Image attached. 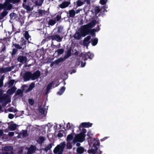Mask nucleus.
<instances>
[{
  "instance_id": "1",
  "label": "nucleus",
  "mask_w": 154,
  "mask_h": 154,
  "mask_svg": "<svg viewBox=\"0 0 154 154\" xmlns=\"http://www.w3.org/2000/svg\"><path fill=\"white\" fill-rule=\"evenodd\" d=\"M96 22L94 20L90 23L82 26L79 32H76L74 35V37L76 39H80L82 36L84 37L90 32L92 34L96 31L95 29L91 30V29L95 26Z\"/></svg>"
},
{
  "instance_id": "2",
  "label": "nucleus",
  "mask_w": 154,
  "mask_h": 154,
  "mask_svg": "<svg viewBox=\"0 0 154 154\" xmlns=\"http://www.w3.org/2000/svg\"><path fill=\"white\" fill-rule=\"evenodd\" d=\"M86 133V130L85 129H83L82 132L79 134L76 135L73 139V136L72 134L68 135L67 137V143H75L76 141L79 142L83 141L85 139V133Z\"/></svg>"
},
{
  "instance_id": "3",
  "label": "nucleus",
  "mask_w": 154,
  "mask_h": 154,
  "mask_svg": "<svg viewBox=\"0 0 154 154\" xmlns=\"http://www.w3.org/2000/svg\"><path fill=\"white\" fill-rule=\"evenodd\" d=\"M20 0H6V2L4 5L0 4V9L4 8L6 10H10L12 7V5L10 3H18L20 2Z\"/></svg>"
},
{
  "instance_id": "4",
  "label": "nucleus",
  "mask_w": 154,
  "mask_h": 154,
  "mask_svg": "<svg viewBox=\"0 0 154 154\" xmlns=\"http://www.w3.org/2000/svg\"><path fill=\"white\" fill-rule=\"evenodd\" d=\"M65 145V142H63L57 145L54 150V154H62Z\"/></svg>"
},
{
  "instance_id": "5",
  "label": "nucleus",
  "mask_w": 154,
  "mask_h": 154,
  "mask_svg": "<svg viewBox=\"0 0 154 154\" xmlns=\"http://www.w3.org/2000/svg\"><path fill=\"white\" fill-rule=\"evenodd\" d=\"M3 92V91L2 89H0V97L2 95ZM11 102L10 98H8L7 101H6L4 99L0 97V110L1 109V106H5L8 103Z\"/></svg>"
},
{
  "instance_id": "6",
  "label": "nucleus",
  "mask_w": 154,
  "mask_h": 154,
  "mask_svg": "<svg viewBox=\"0 0 154 154\" xmlns=\"http://www.w3.org/2000/svg\"><path fill=\"white\" fill-rule=\"evenodd\" d=\"M59 84V82L57 80H54L50 83L47 86V92L46 94L48 93V91L51 89L57 87Z\"/></svg>"
},
{
  "instance_id": "7",
  "label": "nucleus",
  "mask_w": 154,
  "mask_h": 154,
  "mask_svg": "<svg viewBox=\"0 0 154 154\" xmlns=\"http://www.w3.org/2000/svg\"><path fill=\"white\" fill-rule=\"evenodd\" d=\"M35 87V84L34 83H31L29 87L28 88L26 85H23V91L26 92H27L31 90Z\"/></svg>"
},
{
  "instance_id": "8",
  "label": "nucleus",
  "mask_w": 154,
  "mask_h": 154,
  "mask_svg": "<svg viewBox=\"0 0 154 154\" xmlns=\"http://www.w3.org/2000/svg\"><path fill=\"white\" fill-rule=\"evenodd\" d=\"M82 56L84 57H83V59L84 61L87 60L86 57H87L90 59H91L94 57L93 54L89 52H88L87 53L82 54Z\"/></svg>"
},
{
  "instance_id": "9",
  "label": "nucleus",
  "mask_w": 154,
  "mask_h": 154,
  "mask_svg": "<svg viewBox=\"0 0 154 154\" xmlns=\"http://www.w3.org/2000/svg\"><path fill=\"white\" fill-rule=\"evenodd\" d=\"M36 147L35 146L31 145L28 149V151L26 154H32L36 150Z\"/></svg>"
},
{
  "instance_id": "10",
  "label": "nucleus",
  "mask_w": 154,
  "mask_h": 154,
  "mask_svg": "<svg viewBox=\"0 0 154 154\" xmlns=\"http://www.w3.org/2000/svg\"><path fill=\"white\" fill-rule=\"evenodd\" d=\"M40 74V72L39 71H37L33 74H32L31 79L35 80L38 78Z\"/></svg>"
},
{
  "instance_id": "11",
  "label": "nucleus",
  "mask_w": 154,
  "mask_h": 154,
  "mask_svg": "<svg viewBox=\"0 0 154 154\" xmlns=\"http://www.w3.org/2000/svg\"><path fill=\"white\" fill-rule=\"evenodd\" d=\"M32 73L30 72H26L24 76V79L25 81L29 80L30 79H31Z\"/></svg>"
},
{
  "instance_id": "12",
  "label": "nucleus",
  "mask_w": 154,
  "mask_h": 154,
  "mask_svg": "<svg viewBox=\"0 0 154 154\" xmlns=\"http://www.w3.org/2000/svg\"><path fill=\"white\" fill-rule=\"evenodd\" d=\"M91 38V37L90 36H88L85 38L84 40L83 45L85 46H87V48H88V46L90 43V40Z\"/></svg>"
},
{
  "instance_id": "13",
  "label": "nucleus",
  "mask_w": 154,
  "mask_h": 154,
  "mask_svg": "<svg viewBox=\"0 0 154 154\" xmlns=\"http://www.w3.org/2000/svg\"><path fill=\"white\" fill-rule=\"evenodd\" d=\"M10 125L8 126V128L11 131H14L16 128L17 125L16 124L14 123L13 122H9Z\"/></svg>"
},
{
  "instance_id": "14",
  "label": "nucleus",
  "mask_w": 154,
  "mask_h": 154,
  "mask_svg": "<svg viewBox=\"0 0 154 154\" xmlns=\"http://www.w3.org/2000/svg\"><path fill=\"white\" fill-rule=\"evenodd\" d=\"M92 124L89 122H83L80 125L79 128L80 129L81 127H84L85 128H88L91 126Z\"/></svg>"
},
{
  "instance_id": "15",
  "label": "nucleus",
  "mask_w": 154,
  "mask_h": 154,
  "mask_svg": "<svg viewBox=\"0 0 154 154\" xmlns=\"http://www.w3.org/2000/svg\"><path fill=\"white\" fill-rule=\"evenodd\" d=\"M51 38L52 40H56L58 42H60L62 41V37H60L58 35H56L51 36Z\"/></svg>"
},
{
  "instance_id": "16",
  "label": "nucleus",
  "mask_w": 154,
  "mask_h": 154,
  "mask_svg": "<svg viewBox=\"0 0 154 154\" xmlns=\"http://www.w3.org/2000/svg\"><path fill=\"white\" fill-rule=\"evenodd\" d=\"M17 60L18 61L21 63H24L26 62V57L21 56L18 57Z\"/></svg>"
},
{
  "instance_id": "17",
  "label": "nucleus",
  "mask_w": 154,
  "mask_h": 154,
  "mask_svg": "<svg viewBox=\"0 0 154 154\" xmlns=\"http://www.w3.org/2000/svg\"><path fill=\"white\" fill-rule=\"evenodd\" d=\"M69 4L70 2H64L62 4L60 5L59 6L61 8H64L67 7Z\"/></svg>"
},
{
  "instance_id": "18",
  "label": "nucleus",
  "mask_w": 154,
  "mask_h": 154,
  "mask_svg": "<svg viewBox=\"0 0 154 154\" xmlns=\"http://www.w3.org/2000/svg\"><path fill=\"white\" fill-rule=\"evenodd\" d=\"M93 148L91 149H89L88 151V152L89 154H94L96 152L97 149V147L94 144Z\"/></svg>"
},
{
  "instance_id": "19",
  "label": "nucleus",
  "mask_w": 154,
  "mask_h": 154,
  "mask_svg": "<svg viewBox=\"0 0 154 154\" xmlns=\"http://www.w3.org/2000/svg\"><path fill=\"white\" fill-rule=\"evenodd\" d=\"M70 55H68V56L66 55L64 57H60L56 60L55 62L57 63H59L61 62H62L65 60Z\"/></svg>"
},
{
  "instance_id": "20",
  "label": "nucleus",
  "mask_w": 154,
  "mask_h": 154,
  "mask_svg": "<svg viewBox=\"0 0 154 154\" xmlns=\"http://www.w3.org/2000/svg\"><path fill=\"white\" fill-rule=\"evenodd\" d=\"M44 107H45L43 105H42L39 107L38 109L39 112L41 113L42 115H43L44 116L45 115Z\"/></svg>"
},
{
  "instance_id": "21",
  "label": "nucleus",
  "mask_w": 154,
  "mask_h": 154,
  "mask_svg": "<svg viewBox=\"0 0 154 154\" xmlns=\"http://www.w3.org/2000/svg\"><path fill=\"white\" fill-rule=\"evenodd\" d=\"M16 90V88L15 87H13L10 89L8 90L7 91V93L8 94H12Z\"/></svg>"
},
{
  "instance_id": "22",
  "label": "nucleus",
  "mask_w": 154,
  "mask_h": 154,
  "mask_svg": "<svg viewBox=\"0 0 154 154\" xmlns=\"http://www.w3.org/2000/svg\"><path fill=\"white\" fill-rule=\"evenodd\" d=\"M10 68L8 67L6 68H3L0 69V71L1 72H6L9 71L11 70Z\"/></svg>"
},
{
  "instance_id": "23",
  "label": "nucleus",
  "mask_w": 154,
  "mask_h": 154,
  "mask_svg": "<svg viewBox=\"0 0 154 154\" xmlns=\"http://www.w3.org/2000/svg\"><path fill=\"white\" fill-rule=\"evenodd\" d=\"M13 149V147L11 146H6L3 147L2 148V151H8L12 150Z\"/></svg>"
},
{
  "instance_id": "24",
  "label": "nucleus",
  "mask_w": 154,
  "mask_h": 154,
  "mask_svg": "<svg viewBox=\"0 0 154 154\" xmlns=\"http://www.w3.org/2000/svg\"><path fill=\"white\" fill-rule=\"evenodd\" d=\"M69 16L71 17H73L75 15V12L74 10H71L69 11Z\"/></svg>"
},
{
  "instance_id": "25",
  "label": "nucleus",
  "mask_w": 154,
  "mask_h": 154,
  "mask_svg": "<svg viewBox=\"0 0 154 154\" xmlns=\"http://www.w3.org/2000/svg\"><path fill=\"white\" fill-rule=\"evenodd\" d=\"M4 75H2L0 79V88L2 87L3 86V81L4 79Z\"/></svg>"
},
{
  "instance_id": "26",
  "label": "nucleus",
  "mask_w": 154,
  "mask_h": 154,
  "mask_svg": "<svg viewBox=\"0 0 154 154\" xmlns=\"http://www.w3.org/2000/svg\"><path fill=\"white\" fill-rule=\"evenodd\" d=\"M77 151L78 153H82L84 152V149L83 147H80L77 148Z\"/></svg>"
},
{
  "instance_id": "27",
  "label": "nucleus",
  "mask_w": 154,
  "mask_h": 154,
  "mask_svg": "<svg viewBox=\"0 0 154 154\" xmlns=\"http://www.w3.org/2000/svg\"><path fill=\"white\" fill-rule=\"evenodd\" d=\"M53 145V144L52 143H51L49 144L47 146V147L45 149V150L46 151H47L48 150L52 148Z\"/></svg>"
},
{
  "instance_id": "28",
  "label": "nucleus",
  "mask_w": 154,
  "mask_h": 154,
  "mask_svg": "<svg viewBox=\"0 0 154 154\" xmlns=\"http://www.w3.org/2000/svg\"><path fill=\"white\" fill-rule=\"evenodd\" d=\"M45 138L42 137H39L38 140V142L40 143H42L45 140Z\"/></svg>"
},
{
  "instance_id": "29",
  "label": "nucleus",
  "mask_w": 154,
  "mask_h": 154,
  "mask_svg": "<svg viewBox=\"0 0 154 154\" xmlns=\"http://www.w3.org/2000/svg\"><path fill=\"white\" fill-rule=\"evenodd\" d=\"M65 87H62L60 90L58 92L57 94L59 95H61L65 91Z\"/></svg>"
},
{
  "instance_id": "30",
  "label": "nucleus",
  "mask_w": 154,
  "mask_h": 154,
  "mask_svg": "<svg viewBox=\"0 0 154 154\" xmlns=\"http://www.w3.org/2000/svg\"><path fill=\"white\" fill-rule=\"evenodd\" d=\"M73 126L72 124H70L69 123H67L66 128L67 129H73Z\"/></svg>"
},
{
  "instance_id": "31",
  "label": "nucleus",
  "mask_w": 154,
  "mask_h": 154,
  "mask_svg": "<svg viewBox=\"0 0 154 154\" xmlns=\"http://www.w3.org/2000/svg\"><path fill=\"white\" fill-rule=\"evenodd\" d=\"M63 52V50L62 49H60L57 50L55 52V53L56 52H57L58 53V55H60L62 54Z\"/></svg>"
},
{
  "instance_id": "32",
  "label": "nucleus",
  "mask_w": 154,
  "mask_h": 154,
  "mask_svg": "<svg viewBox=\"0 0 154 154\" xmlns=\"http://www.w3.org/2000/svg\"><path fill=\"white\" fill-rule=\"evenodd\" d=\"M77 6L78 7L84 4V2L80 0H78L77 2Z\"/></svg>"
},
{
  "instance_id": "33",
  "label": "nucleus",
  "mask_w": 154,
  "mask_h": 154,
  "mask_svg": "<svg viewBox=\"0 0 154 154\" xmlns=\"http://www.w3.org/2000/svg\"><path fill=\"white\" fill-rule=\"evenodd\" d=\"M42 0H37L35 2V4L38 5H41L43 3Z\"/></svg>"
},
{
  "instance_id": "34",
  "label": "nucleus",
  "mask_w": 154,
  "mask_h": 154,
  "mask_svg": "<svg viewBox=\"0 0 154 154\" xmlns=\"http://www.w3.org/2000/svg\"><path fill=\"white\" fill-rule=\"evenodd\" d=\"M92 40V44L93 45H95L98 42V39L97 38H94Z\"/></svg>"
},
{
  "instance_id": "35",
  "label": "nucleus",
  "mask_w": 154,
  "mask_h": 154,
  "mask_svg": "<svg viewBox=\"0 0 154 154\" xmlns=\"http://www.w3.org/2000/svg\"><path fill=\"white\" fill-rule=\"evenodd\" d=\"M8 110L10 112H16L17 111V109H14V108L12 107H10L8 109Z\"/></svg>"
},
{
  "instance_id": "36",
  "label": "nucleus",
  "mask_w": 154,
  "mask_h": 154,
  "mask_svg": "<svg viewBox=\"0 0 154 154\" xmlns=\"http://www.w3.org/2000/svg\"><path fill=\"white\" fill-rule=\"evenodd\" d=\"M15 81L14 80H10L9 82V87H10L13 86L14 83Z\"/></svg>"
},
{
  "instance_id": "37",
  "label": "nucleus",
  "mask_w": 154,
  "mask_h": 154,
  "mask_svg": "<svg viewBox=\"0 0 154 154\" xmlns=\"http://www.w3.org/2000/svg\"><path fill=\"white\" fill-rule=\"evenodd\" d=\"M56 23L55 21L54 20H50L49 22L48 23L49 25H54Z\"/></svg>"
},
{
  "instance_id": "38",
  "label": "nucleus",
  "mask_w": 154,
  "mask_h": 154,
  "mask_svg": "<svg viewBox=\"0 0 154 154\" xmlns=\"http://www.w3.org/2000/svg\"><path fill=\"white\" fill-rule=\"evenodd\" d=\"M96 141V142H96L97 143H96V144H98V142L95 140L93 138H91V139L90 140H88V143L89 144V145H90V144L91 143H92L91 142V141Z\"/></svg>"
},
{
  "instance_id": "39",
  "label": "nucleus",
  "mask_w": 154,
  "mask_h": 154,
  "mask_svg": "<svg viewBox=\"0 0 154 154\" xmlns=\"http://www.w3.org/2000/svg\"><path fill=\"white\" fill-rule=\"evenodd\" d=\"M16 16V14L14 13H11L10 14V17L11 19H14Z\"/></svg>"
},
{
  "instance_id": "40",
  "label": "nucleus",
  "mask_w": 154,
  "mask_h": 154,
  "mask_svg": "<svg viewBox=\"0 0 154 154\" xmlns=\"http://www.w3.org/2000/svg\"><path fill=\"white\" fill-rule=\"evenodd\" d=\"M25 38L27 40H28L29 37L28 33L27 31H26L24 34Z\"/></svg>"
},
{
  "instance_id": "41",
  "label": "nucleus",
  "mask_w": 154,
  "mask_h": 154,
  "mask_svg": "<svg viewBox=\"0 0 154 154\" xmlns=\"http://www.w3.org/2000/svg\"><path fill=\"white\" fill-rule=\"evenodd\" d=\"M96 14L98 13L100 11V9L99 7H96L95 8Z\"/></svg>"
},
{
  "instance_id": "42",
  "label": "nucleus",
  "mask_w": 154,
  "mask_h": 154,
  "mask_svg": "<svg viewBox=\"0 0 154 154\" xmlns=\"http://www.w3.org/2000/svg\"><path fill=\"white\" fill-rule=\"evenodd\" d=\"M24 8L28 11H30L32 10V8H31L29 6L26 5L24 7Z\"/></svg>"
},
{
  "instance_id": "43",
  "label": "nucleus",
  "mask_w": 154,
  "mask_h": 154,
  "mask_svg": "<svg viewBox=\"0 0 154 154\" xmlns=\"http://www.w3.org/2000/svg\"><path fill=\"white\" fill-rule=\"evenodd\" d=\"M22 134L23 137H26L27 135V132L26 131H23Z\"/></svg>"
},
{
  "instance_id": "44",
  "label": "nucleus",
  "mask_w": 154,
  "mask_h": 154,
  "mask_svg": "<svg viewBox=\"0 0 154 154\" xmlns=\"http://www.w3.org/2000/svg\"><path fill=\"white\" fill-rule=\"evenodd\" d=\"M72 143H67V148L68 149H71L72 148Z\"/></svg>"
},
{
  "instance_id": "45",
  "label": "nucleus",
  "mask_w": 154,
  "mask_h": 154,
  "mask_svg": "<svg viewBox=\"0 0 154 154\" xmlns=\"http://www.w3.org/2000/svg\"><path fill=\"white\" fill-rule=\"evenodd\" d=\"M107 0H100V2L101 4L102 5H104L105 4Z\"/></svg>"
},
{
  "instance_id": "46",
  "label": "nucleus",
  "mask_w": 154,
  "mask_h": 154,
  "mask_svg": "<svg viewBox=\"0 0 154 154\" xmlns=\"http://www.w3.org/2000/svg\"><path fill=\"white\" fill-rule=\"evenodd\" d=\"M29 103L30 105H32L33 104L34 102L31 99H29Z\"/></svg>"
},
{
  "instance_id": "47",
  "label": "nucleus",
  "mask_w": 154,
  "mask_h": 154,
  "mask_svg": "<svg viewBox=\"0 0 154 154\" xmlns=\"http://www.w3.org/2000/svg\"><path fill=\"white\" fill-rule=\"evenodd\" d=\"M1 154H14V153L12 152H3Z\"/></svg>"
},
{
  "instance_id": "48",
  "label": "nucleus",
  "mask_w": 154,
  "mask_h": 154,
  "mask_svg": "<svg viewBox=\"0 0 154 154\" xmlns=\"http://www.w3.org/2000/svg\"><path fill=\"white\" fill-rule=\"evenodd\" d=\"M14 115L12 114H10L8 115V117L10 119H12L14 118Z\"/></svg>"
},
{
  "instance_id": "49",
  "label": "nucleus",
  "mask_w": 154,
  "mask_h": 154,
  "mask_svg": "<svg viewBox=\"0 0 154 154\" xmlns=\"http://www.w3.org/2000/svg\"><path fill=\"white\" fill-rule=\"evenodd\" d=\"M57 136L58 137H62L63 136V134L62 133L60 132L58 133V134L57 135Z\"/></svg>"
},
{
  "instance_id": "50",
  "label": "nucleus",
  "mask_w": 154,
  "mask_h": 154,
  "mask_svg": "<svg viewBox=\"0 0 154 154\" xmlns=\"http://www.w3.org/2000/svg\"><path fill=\"white\" fill-rule=\"evenodd\" d=\"M15 47L16 48L19 49H20L22 48V47L21 46H20L18 44H16L15 45Z\"/></svg>"
},
{
  "instance_id": "51",
  "label": "nucleus",
  "mask_w": 154,
  "mask_h": 154,
  "mask_svg": "<svg viewBox=\"0 0 154 154\" xmlns=\"http://www.w3.org/2000/svg\"><path fill=\"white\" fill-rule=\"evenodd\" d=\"M14 134V132H10L8 134V135L9 136H13Z\"/></svg>"
},
{
  "instance_id": "52",
  "label": "nucleus",
  "mask_w": 154,
  "mask_h": 154,
  "mask_svg": "<svg viewBox=\"0 0 154 154\" xmlns=\"http://www.w3.org/2000/svg\"><path fill=\"white\" fill-rule=\"evenodd\" d=\"M17 50L16 49H14L13 50V51L12 53V54L14 55V54L16 52Z\"/></svg>"
},
{
  "instance_id": "53",
  "label": "nucleus",
  "mask_w": 154,
  "mask_h": 154,
  "mask_svg": "<svg viewBox=\"0 0 154 154\" xmlns=\"http://www.w3.org/2000/svg\"><path fill=\"white\" fill-rule=\"evenodd\" d=\"M85 63H86L85 62H82L81 64V67H84L85 65Z\"/></svg>"
},
{
  "instance_id": "54",
  "label": "nucleus",
  "mask_w": 154,
  "mask_h": 154,
  "mask_svg": "<svg viewBox=\"0 0 154 154\" xmlns=\"http://www.w3.org/2000/svg\"><path fill=\"white\" fill-rule=\"evenodd\" d=\"M93 135V134L91 131H89L88 133V136H90Z\"/></svg>"
},
{
  "instance_id": "55",
  "label": "nucleus",
  "mask_w": 154,
  "mask_h": 154,
  "mask_svg": "<svg viewBox=\"0 0 154 154\" xmlns=\"http://www.w3.org/2000/svg\"><path fill=\"white\" fill-rule=\"evenodd\" d=\"M57 21H59L61 18V17L60 16L57 15L56 18Z\"/></svg>"
},
{
  "instance_id": "56",
  "label": "nucleus",
  "mask_w": 154,
  "mask_h": 154,
  "mask_svg": "<svg viewBox=\"0 0 154 154\" xmlns=\"http://www.w3.org/2000/svg\"><path fill=\"white\" fill-rule=\"evenodd\" d=\"M3 134V131L2 130H0V136L2 135Z\"/></svg>"
},
{
  "instance_id": "57",
  "label": "nucleus",
  "mask_w": 154,
  "mask_h": 154,
  "mask_svg": "<svg viewBox=\"0 0 154 154\" xmlns=\"http://www.w3.org/2000/svg\"><path fill=\"white\" fill-rule=\"evenodd\" d=\"M7 14V13L5 12H4L2 14V17H4Z\"/></svg>"
},
{
  "instance_id": "58",
  "label": "nucleus",
  "mask_w": 154,
  "mask_h": 154,
  "mask_svg": "<svg viewBox=\"0 0 154 154\" xmlns=\"http://www.w3.org/2000/svg\"><path fill=\"white\" fill-rule=\"evenodd\" d=\"M82 10V9H80V10H77L76 12H75V13L76 14H78Z\"/></svg>"
},
{
  "instance_id": "59",
  "label": "nucleus",
  "mask_w": 154,
  "mask_h": 154,
  "mask_svg": "<svg viewBox=\"0 0 154 154\" xmlns=\"http://www.w3.org/2000/svg\"><path fill=\"white\" fill-rule=\"evenodd\" d=\"M108 138V137H104V138H103L101 140L102 141H104V140H105L106 139Z\"/></svg>"
},
{
  "instance_id": "60",
  "label": "nucleus",
  "mask_w": 154,
  "mask_h": 154,
  "mask_svg": "<svg viewBox=\"0 0 154 154\" xmlns=\"http://www.w3.org/2000/svg\"><path fill=\"white\" fill-rule=\"evenodd\" d=\"M76 145L77 146H79L80 145V143H77L76 144Z\"/></svg>"
},
{
  "instance_id": "61",
  "label": "nucleus",
  "mask_w": 154,
  "mask_h": 154,
  "mask_svg": "<svg viewBox=\"0 0 154 154\" xmlns=\"http://www.w3.org/2000/svg\"><path fill=\"white\" fill-rule=\"evenodd\" d=\"M42 11H42V10H39V11L38 12H39V13H41H41H42Z\"/></svg>"
},
{
  "instance_id": "62",
  "label": "nucleus",
  "mask_w": 154,
  "mask_h": 154,
  "mask_svg": "<svg viewBox=\"0 0 154 154\" xmlns=\"http://www.w3.org/2000/svg\"><path fill=\"white\" fill-rule=\"evenodd\" d=\"M17 92H18V93L19 92H21V91L20 90H18V91H17Z\"/></svg>"
},
{
  "instance_id": "63",
  "label": "nucleus",
  "mask_w": 154,
  "mask_h": 154,
  "mask_svg": "<svg viewBox=\"0 0 154 154\" xmlns=\"http://www.w3.org/2000/svg\"><path fill=\"white\" fill-rule=\"evenodd\" d=\"M5 48H3V49H2V51H4V50H5Z\"/></svg>"
},
{
  "instance_id": "64",
  "label": "nucleus",
  "mask_w": 154,
  "mask_h": 154,
  "mask_svg": "<svg viewBox=\"0 0 154 154\" xmlns=\"http://www.w3.org/2000/svg\"><path fill=\"white\" fill-rule=\"evenodd\" d=\"M26 0H23V1L24 2H26Z\"/></svg>"
}]
</instances>
